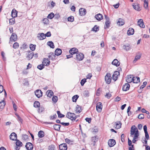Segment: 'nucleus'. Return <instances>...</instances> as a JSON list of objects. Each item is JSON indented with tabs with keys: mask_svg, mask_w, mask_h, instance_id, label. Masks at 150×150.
Masks as SVG:
<instances>
[{
	"mask_svg": "<svg viewBox=\"0 0 150 150\" xmlns=\"http://www.w3.org/2000/svg\"><path fill=\"white\" fill-rule=\"evenodd\" d=\"M133 135L134 136L135 138L139 136L138 130L135 125H133L131 127L130 130V137H132Z\"/></svg>",
	"mask_w": 150,
	"mask_h": 150,
	"instance_id": "obj_1",
	"label": "nucleus"
},
{
	"mask_svg": "<svg viewBox=\"0 0 150 150\" xmlns=\"http://www.w3.org/2000/svg\"><path fill=\"white\" fill-rule=\"evenodd\" d=\"M66 116L67 118L72 121L75 120L77 118V117L75 114L70 112H67Z\"/></svg>",
	"mask_w": 150,
	"mask_h": 150,
	"instance_id": "obj_2",
	"label": "nucleus"
},
{
	"mask_svg": "<svg viewBox=\"0 0 150 150\" xmlns=\"http://www.w3.org/2000/svg\"><path fill=\"white\" fill-rule=\"evenodd\" d=\"M76 57L75 58L77 61H81L84 58V54L81 53H77L76 56Z\"/></svg>",
	"mask_w": 150,
	"mask_h": 150,
	"instance_id": "obj_3",
	"label": "nucleus"
},
{
	"mask_svg": "<svg viewBox=\"0 0 150 150\" xmlns=\"http://www.w3.org/2000/svg\"><path fill=\"white\" fill-rule=\"evenodd\" d=\"M112 77L111 74L107 73L105 76V80L107 83L109 84L111 81Z\"/></svg>",
	"mask_w": 150,
	"mask_h": 150,
	"instance_id": "obj_4",
	"label": "nucleus"
},
{
	"mask_svg": "<svg viewBox=\"0 0 150 150\" xmlns=\"http://www.w3.org/2000/svg\"><path fill=\"white\" fill-rule=\"evenodd\" d=\"M96 110L98 112H100L102 110V103L100 102H98L97 103L96 106Z\"/></svg>",
	"mask_w": 150,
	"mask_h": 150,
	"instance_id": "obj_5",
	"label": "nucleus"
},
{
	"mask_svg": "<svg viewBox=\"0 0 150 150\" xmlns=\"http://www.w3.org/2000/svg\"><path fill=\"white\" fill-rule=\"evenodd\" d=\"M35 94L38 98H40L42 96V93L40 90H37L35 92Z\"/></svg>",
	"mask_w": 150,
	"mask_h": 150,
	"instance_id": "obj_6",
	"label": "nucleus"
},
{
	"mask_svg": "<svg viewBox=\"0 0 150 150\" xmlns=\"http://www.w3.org/2000/svg\"><path fill=\"white\" fill-rule=\"evenodd\" d=\"M120 75V73L117 71H115L112 76V79L114 81H116L117 79L118 76Z\"/></svg>",
	"mask_w": 150,
	"mask_h": 150,
	"instance_id": "obj_7",
	"label": "nucleus"
},
{
	"mask_svg": "<svg viewBox=\"0 0 150 150\" xmlns=\"http://www.w3.org/2000/svg\"><path fill=\"white\" fill-rule=\"evenodd\" d=\"M60 150H67V144L66 143L62 144L59 146Z\"/></svg>",
	"mask_w": 150,
	"mask_h": 150,
	"instance_id": "obj_8",
	"label": "nucleus"
},
{
	"mask_svg": "<svg viewBox=\"0 0 150 150\" xmlns=\"http://www.w3.org/2000/svg\"><path fill=\"white\" fill-rule=\"evenodd\" d=\"M133 76L132 75H129L127 76L126 78V81L128 83H130L133 81Z\"/></svg>",
	"mask_w": 150,
	"mask_h": 150,
	"instance_id": "obj_9",
	"label": "nucleus"
},
{
	"mask_svg": "<svg viewBox=\"0 0 150 150\" xmlns=\"http://www.w3.org/2000/svg\"><path fill=\"white\" fill-rule=\"evenodd\" d=\"M108 143V144L110 147L113 146L116 144L115 140L113 139H109Z\"/></svg>",
	"mask_w": 150,
	"mask_h": 150,
	"instance_id": "obj_10",
	"label": "nucleus"
},
{
	"mask_svg": "<svg viewBox=\"0 0 150 150\" xmlns=\"http://www.w3.org/2000/svg\"><path fill=\"white\" fill-rule=\"evenodd\" d=\"M132 6L133 8L136 11H139L141 10L139 4L137 3L133 4H132Z\"/></svg>",
	"mask_w": 150,
	"mask_h": 150,
	"instance_id": "obj_11",
	"label": "nucleus"
},
{
	"mask_svg": "<svg viewBox=\"0 0 150 150\" xmlns=\"http://www.w3.org/2000/svg\"><path fill=\"white\" fill-rule=\"evenodd\" d=\"M95 18L98 21H100L103 19V16L102 14L98 13L95 16Z\"/></svg>",
	"mask_w": 150,
	"mask_h": 150,
	"instance_id": "obj_12",
	"label": "nucleus"
},
{
	"mask_svg": "<svg viewBox=\"0 0 150 150\" xmlns=\"http://www.w3.org/2000/svg\"><path fill=\"white\" fill-rule=\"evenodd\" d=\"M86 11L85 9L83 8H81L79 10V13L81 16L85 15L86 14Z\"/></svg>",
	"mask_w": 150,
	"mask_h": 150,
	"instance_id": "obj_13",
	"label": "nucleus"
},
{
	"mask_svg": "<svg viewBox=\"0 0 150 150\" xmlns=\"http://www.w3.org/2000/svg\"><path fill=\"white\" fill-rule=\"evenodd\" d=\"M38 38L40 40H43L45 38V35L44 33H39L38 34Z\"/></svg>",
	"mask_w": 150,
	"mask_h": 150,
	"instance_id": "obj_14",
	"label": "nucleus"
},
{
	"mask_svg": "<svg viewBox=\"0 0 150 150\" xmlns=\"http://www.w3.org/2000/svg\"><path fill=\"white\" fill-rule=\"evenodd\" d=\"M25 147L28 150H31L33 148V146L32 144L30 142L27 143L26 144Z\"/></svg>",
	"mask_w": 150,
	"mask_h": 150,
	"instance_id": "obj_15",
	"label": "nucleus"
},
{
	"mask_svg": "<svg viewBox=\"0 0 150 150\" xmlns=\"http://www.w3.org/2000/svg\"><path fill=\"white\" fill-rule=\"evenodd\" d=\"M78 52V50L75 48H72L69 51L70 54L72 55L76 54Z\"/></svg>",
	"mask_w": 150,
	"mask_h": 150,
	"instance_id": "obj_16",
	"label": "nucleus"
},
{
	"mask_svg": "<svg viewBox=\"0 0 150 150\" xmlns=\"http://www.w3.org/2000/svg\"><path fill=\"white\" fill-rule=\"evenodd\" d=\"M17 36L15 33H13L10 38V41H15L17 39Z\"/></svg>",
	"mask_w": 150,
	"mask_h": 150,
	"instance_id": "obj_17",
	"label": "nucleus"
},
{
	"mask_svg": "<svg viewBox=\"0 0 150 150\" xmlns=\"http://www.w3.org/2000/svg\"><path fill=\"white\" fill-rule=\"evenodd\" d=\"M10 139L12 140H16L17 139V135L14 132L11 133L10 136Z\"/></svg>",
	"mask_w": 150,
	"mask_h": 150,
	"instance_id": "obj_18",
	"label": "nucleus"
},
{
	"mask_svg": "<svg viewBox=\"0 0 150 150\" xmlns=\"http://www.w3.org/2000/svg\"><path fill=\"white\" fill-rule=\"evenodd\" d=\"M138 24L140 27L142 28H144L145 25L144 24L143 20L142 19H139L138 21Z\"/></svg>",
	"mask_w": 150,
	"mask_h": 150,
	"instance_id": "obj_19",
	"label": "nucleus"
},
{
	"mask_svg": "<svg viewBox=\"0 0 150 150\" xmlns=\"http://www.w3.org/2000/svg\"><path fill=\"white\" fill-rule=\"evenodd\" d=\"M130 87V85L128 83H126L125 85H123L122 90L124 91H126L128 90Z\"/></svg>",
	"mask_w": 150,
	"mask_h": 150,
	"instance_id": "obj_20",
	"label": "nucleus"
},
{
	"mask_svg": "<svg viewBox=\"0 0 150 150\" xmlns=\"http://www.w3.org/2000/svg\"><path fill=\"white\" fill-rule=\"evenodd\" d=\"M142 56V54L139 52L138 53L137 55L135 56L134 60L133 61L134 63H135L136 61L140 59Z\"/></svg>",
	"mask_w": 150,
	"mask_h": 150,
	"instance_id": "obj_21",
	"label": "nucleus"
},
{
	"mask_svg": "<svg viewBox=\"0 0 150 150\" xmlns=\"http://www.w3.org/2000/svg\"><path fill=\"white\" fill-rule=\"evenodd\" d=\"M125 23L124 20L121 18H119L117 22V24L119 26H122Z\"/></svg>",
	"mask_w": 150,
	"mask_h": 150,
	"instance_id": "obj_22",
	"label": "nucleus"
},
{
	"mask_svg": "<svg viewBox=\"0 0 150 150\" xmlns=\"http://www.w3.org/2000/svg\"><path fill=\"white\" fill-rule=\"evenodd\" d=\"M6 105V103L4 100H1L0 102V111H1L4 108Z\"/></svg>",
	"mask_w": 150,
	"mask_h": 150,
	"instance_id": "obj_23",
	"label": "nucleus"
},
{
	"mask_svg": "<svg viewBox=\"0 0 150 150\" xmlns=\"http://www.w3.org/2000/svg\"><path fill=\"white\" fill-rule=\"evenodd\" d=\"M112 64L118 67L119 66L120 64V62L118 61L116 59H115L112 62Z\"/></svg>",
	"mask_w": 150,
	"mask_h": 150,
	"instance_id": "obj_24",
	"label": "nucleus"
},
{
	"mask_svg": "<svg viewBox=\"0 0 150 150\" xmlns=\"http://www.w3.org/2000/svg\"><path fill=\"white\" fill-rule=\"evenodd\" d=\"M134 33V30L132 28H129L127 31V34L128 35H132Z\"/></svg>",
	"mask_w": 150,
	"mask_h": 150,
	"instance_id": "obj_25",
	"label": "nucleus"
},
{
	"mask_svg": "<svg viewBox=\"0 0 150 150\" xmlns=\"http://www.w3.org/2000/svg\"><path fill=\"white\" fill-rule=\"evenodd\" d=\"M11 16L12 17L15 18L17 16V11L15 9H13L11 12Z\"/></svg>",
	"mask_w": 150,
	"mask_h": 150,
	"instance_id": "obj_26",
	"label": "nucleus"
},
{
	"mask_svg": "<svg viewBox=\"0 0 150 150\" xmlns=\"http://www.w3.org/2000/svg\"><path fill=\"white\" fill-rule=\"evenodd\" d=\"M62 53V51L61 49L57 48L55 51V54L57 56L60 55Z\"/></svg>",
	"mask_w": 150,
	"mask_h": 150,
	"instance_id": "obj_27",
	"label": "nucleus"
},
{
	"mask_svg": "<svg viewBox=\"0 0 150 150\" xmlns=\"http://www.w3.org/2000/svg\"><path fill=\"white\" fill-rule=\"evenodd\" d=\"M48 57L50 59L54 60L55 57V55L53 53H51L49 54Z\"/></svg>",
	"mask_w": 150,
	"mask_h": 150,
	"instance_id": "obj_28",
	"label": "nucleus"
},
{
	"mask_svg": "<svg viewBox=\"0 0 150 150\" xmlns=\"http://www.w3.org/2000/svg\"><path fill=\"white\" fill-rule=\"evenodd\" d=\"M46 94L47 95V97L50 98L53 95V93L52 91L49 90L47 92Z\"/></svg>",
	"mask_w": 150,
	"mask_h": 150,
	"instance_id": "obj_29",
	"label": "nucleus"
},
{
	"mask_svg": "<svg viewBox=\"0 0 150 150\" xmlns=\"http://www.w3.org/2000/svg\"><path fill=\"white\" fill-rule=\"evenodd\" d=\"M38 136L40 138H42L44 136V132L42 130H40L38 132Z\"/></svg>",
	"mask_w": 150,
	"mask_h": 150,
	"instance_id": "obj_30",
	"label": "nucleus"
},
{
	"mask_svg": "<svg viewBox=\"0 0 150 150\" xmlns=\"http://www.w3.org/2000/svg\"><path fill=\"white\" fill-rule=\"evenodd\" d=\"M133 82L134 83H137L140 81V79L139 77H133Z\"/></svg>",
	"mask_w": 150,
	"mask_h": 150,
	"instance_id": "obj_31",
	"label": "nucleus"
},
{
	"mask_svg": "<svg viewBox=\"0 0 150 150\" xmlns=\"http://www.w3.org/2000/svg\"><path fill=\"white\" fill-rule=\"evenodd\" d=\"M42 63L44 64V65H45L46 66H47L50 63V61L48 59H44V60H43V62H42Z\"/></svg>",
	"mask_w": 150,
	"mask_h": 150,
	"instance_id": "obj_32",
	"label": "nucleus"
},
{
	"mask_svg": "<svg viewBox=\"0 0 150 150\" xmlns=\"http://www.w3.org/2000/svg\"><path fill=\"white\" fill-rule=\"evenodd\" d=\"M34 55V54L33 52H32V53H30V52L28 54L27 58L29 60L32 58Z\"/></svg>",
	"mask_w": 150,
	"mask_h": 150,
	"instance_id": "obj_33",
	"label": "nucleus"
},
{
	"mask_svg": "<svg viewBox=\"0 0 150 150\" xmlns=\"http://www.w3.org/2000/svg\"><path fill=\"white\" fill-rule=\"evenodd\" d=\"M61 125H54L53 126V127L56 130L58 131L60 129Z\"/></svg>",
	"mask_w": 150,
	"mask_h": 150,
	"instance_id": "obj_34",
	"label": "nucleus"
},
{
	"mask_svg": "<svg viewBox=\"0 0 150 150\" xmlns=\"http://www.w3.org/2000/svg\"><path fill=\"white\" fill-rule=\"evenodd\" d=\"M81 108L78 105H77L75 111L77 113H79L81 112Z\"/></svg>",
	"mask_w": 150,
	"mask_h": 150,
	"instance_id": "obj_35",
	"label": "nucleus"
},
{
	"mask_svg": "<svg viewBox=\"0 0 150 150\" xmlns=\"http://www.w3.org/2000/svg\"><path fill=\"white\" fill-rule=\"evenodd\" d=\"M148 0H144V7L147 9L148 8Z\"/></svg>",
	"mask_w": 150,
	"mask_h": 150,
	"instance_id": "obj_36",
	"label": "nucleus"
},
{
	"mask_svg": "<svg viewBox=\"0 0 150 150\" xmlns=\"http://www.w3.org/2000/svg\"><path fill=\"white\" fill-rule=\"evenodd\" d=\"M47 45L50 47L51 48H53L54 47L53 43L51 41H49L47 42Z\"/></svg>",
	"mask_w": 150,
	"mask_h": 150,
	"instance_id": "obj_37",
	"label": "nucleus"
},
{
	"mask_svg": "<svg viewBox=\"0 0 150 150\" xmlns=\"http://www.w3.org/2000/svg\"><path fill=\"white\" fill-rule=\"evenodd\" d=\"M16 145L17 146H21L23 145V144L21 142V141L19 140H16Z\"/></svg>",
	"mask_w": 150,
	"mask_h": 150,
	"instance_id": "obj_38",
	"label": "nucleus"
},
{
	"mask_svg": "<svg viewBox=\"0 0 150 150\" xmlns=\"http://www.w3.org/2000/svg\"><path fill=\"white\" fill-rule=\"evenodd\" d=\"M40 103L38 101H35L34 103V106L35 108L39 107L40 106Z\"/></svg>",
	"mask_w": 150,
	"mask_h": 150,
	"instance_id": "obj_39",
	"label": "nucleus"
},
{
	"mask_svg": "<svg viewBox=\"0 0 150 150\" xmlns=\"http://www.w3.org/2000/svg\"><path fill=\"white\" fill-rule=\"evenodd\" d=\"M36 45H34L32 44H31L30 45V48L31 50L32 51H34L35 50L36 47Z\"/></svg>",
	"mask_w": 150,
	"mask_h": 150,
	"instance_id": "obj_40",
	"label": "nucleus"
},
{
	"mask_svg": "<svg viewBox=\"0 0 150 150\" xmlns=\"http://www.w3.org/2000/svg\"><path fill=\"white\" fill-rule=\"evenodd\" d=\"M79 96L78 95H75L72 98L73 101L74 102H76Z\"/></svg>",
	"mask_w": 150,
	"mask_h": 150,
	"instance_id": "obj_41",
	"label": "nucleus"
},
{
	"mask_svg": "<svg viewBox=\"0 0 150 150\" xmlns=\"http://www.w3.org/2000/svg\"><path fill=\"white\" fill-rule=\"evenodd\" d=\"M43 23H44V24H48V22L49 20L47 18H45L43 19L42 20Z\"/></svg>",
	"mask_w": 150,
	"mask_h": 150,
	"instance_id": "obj_42",
	"label": "nucleus"
},
{
	"mask_svg": "<svg viewBox=\"0 0 150 150\" xmlns=\"http://www.w3.org/2000/svg\"><path fill=\"white\" fill-rule=\"evenodd\" d=\"M54 17V14L52 13L49 14L47 17L49 19H51Z\"/></svg>",
	"mask_w": 150,
	"mask_h": 150,
	"instance_id": "obj_43",
	"label": "nucleus"
},
{
	"mask_svg": "<svg viewBox=\"0 0 150 150\" xmlns=\"http://www.w3.org/2000/svg\"><path fill=\"white\" fill-rule=\"evenodd\" d=\"M19 46V44L17 42H15L13 45V47L14 49L18 48Z\"/></svg>",
	"mask_w": 150,
	"mask_h": 150,
	"instance_id": "obj_44",
	"label": "nucleus"
},
{
	"mask_svg": "<svg viewBox=\"0 0 150 150\" xmlns=\"http://www.w3.org/2000/svg\"><path fill=\"white\" fill-rule=\"evenodd\" d=\"M58 97L57 96H54L52 98V100L54 103H55L57 101Z\"/></svg>",
	"mask_w": 150,
	"mask_h": 150,
	"instance_id": "obj_45",
	"label": "nucleus"
},
{
	"mask_svg": "<svg viewBox=\"0 0 150 150\" xmlns=\"http://www.w3.org/2000/svg\"><path fill=\"white\" fill-rule=\"evenodd\" d=\"M44 67V65L43 64H40L37 66V68L40 70L42 69Z\"/></svg>",
	"mask_w": 150,
	"mask_h": 150,
	"instance_id": "obj_46",
	"label": "nucleus"
},
{
	"mask_svg": "<svg viewBox=\"0 0 150 150\" xmlns=\"http://www.w3.org/2000/svg\"><path fill=\"white\" fill-rule=\"evenodd\" d=\"M121 125V123L120 122H118L116 124V127L117 129H119L120 128Z\"/></svg>",
	"mask_w": 150,
	"mask_h": 150,
	"instance_id": "obj_47",
	"label": "nucleus"
},
{
	"mask_svg": "<svg viewBox=\"0 0 150 150\" xmlns=\"http://www.w3.org/2000/svg\"><path fill=\"white\" fill-rule=\"evenodd\" d=\"M74 17L73 16H70L68 18V21H69L73 22L74 21Z\"/></svg>",
	"mask_w": 150,
	"mask_h": 150,
	"instance_id": "obj_48",
	"label": "nucleus"
},
{
	"mask_svg": "<svg viewBox=\"0 0 150 150\" xmlns=\"http://www.w3.org/2000/svg\"><path fill=\"white\" fill-rule=\"evenodd\" d=\"M57 114L58 115L59 117H60V118L64 117V115L62 114L59 111H57Z\"/></svg>",
	"mask_w": 150,
	"mask_h": 150,
	"instance_id": "obj_49",
	"label": "nucleus"
},
{
	"mask_svg": "<svg viewBox=\"0 0 150 150\" xmlns=\"http://www.w3.org/2000/svg\"><path fill=\"white\" fill-rule=\"evenodd\" d=\"M86 79H82L81 82V84L82 86H83L86 82Z\"/></svg>",
	"mask_w": 150,
	"mask_h": 150,
	"instance_id": "obj_50",
	"label": "nucleus"
},
{
	"mask_svg": "<svg viewBox=\"0 0 150 150\" xmlns=\"http://www.w3.org/2000/svg\"><path fill=\"white\" fill-rule=\"evenodd\" d=\"M144 116L143 114H141L139 115L138 118L139 119H143L144 118Z\"/></svg>",
	"mask_w": 150,
	"mask_h": 150,
	"instance_id": "obj_51",
	"label": "nucleus"
},
{
	"mask_svg": "<svg viewBox=\"0 0 150 150\" xmlns=\"http://www.w3.org/2000/svg\"><path fill=\"white\" fill-rule=\"evenodd\" d=\"M91 140L92 141H93V145H94L95 144L96 141H97L96 137H93L92 138Z\"/></svg>",
	"mask_w": 150,
	"mask_h": 150,
	"instance_id": "obj_52",
	"label": "nucleus"
},
{
	"mask_svg": "<svg viewBox=\"0 0 150 150\" xmlns=\"http://www.w3.org/2000/svg\"><path fill=\"white\" fill-rule=\"evenodd\" d=\"M10 24L12 25L13 24L15 23V19L13 18L10 19L9 20Z\"/></svg>",
	"mask_w": 150,
	"mask_h": 150,
	"instance_id": "obj_53",
	"label": "nucleus"
},
{
	"mask_svg": "<svg viewBox=\"0 0 150 150\" xmlns=\"http://www.w3.org/2000/svg\"><path fill=\"white\" fill-rule=\"evenodd\" d=\"M99 30V28L98 27H97L96 25H95L92 29V30L95 31H97Z\"/></svg>",
	"mask_w": 150,
	"mask_h": 150,
	"instance_id": "obj_54",
	"label": "nucleus"
},
{
	"mask_svg": "<svg viewBox=\"0 0 150 150\" xmlns=\"http://www.w3.org/2000/svg\"><path fill=\"white\" fill-rule=\"evenodd\" d=\"M57 117V115L56 114L54 115L53 116H51L50 117V120H53L56 118V117Z\"/></svg>",
	"mask_w": 150,
	"mask_h": 150,
	"instance_id": "obj_55",
	"label": "nucleus"
},
{
	"mask_svg": "<svg viewBox=\"0 0 150 150\" xmlns=\"http://www.w3.org/2000/svg\"><path fill=\"white\" fill-rule=\"evenodd\" d=\"M55 148L54 146L51 145L49 147V150H54Z\"/></svg>",
	"mask_w": 150,
	"mask_h": 150,
	"instance_id": "obj_56",
	"label": "nucleus"
},
{
	"mask_svg": "<svg viewBox=\"0 0 150 150\" xmlns=\"http://www.w3.org/2000/svg\"><path fill=\"white\" fill-rule=\"evenodd\" d=\"M143 84L140 86V88L141 89L143 88L146 86L147 84V82L146 81L144 82Z\"/></svg>",
	"mask_w": 150,
	"mask_h": 150,
	"instance_id": "obj_57",
	"label": "nucleus"
},
{
	"mask_svg": "<svg viewBox=\"0 0 150 150\" xmlns=\"http://www.w3.org/2000/svg\"><path fill=\"white\" fill-rule=\"evenodd\" d=\"M123 47L125 48L126 50H128L130 49V47L129 46H126L124 45L123 46Z\"/></svg>",
	"mask_w": 150,
	"mask_h": 150,
	"instance_id": "obj_58",
	"label": "nucleus"
},
{
	"mask_svg": "<svg viewBox=\"0 0 150 150\" xmlns=\"http://www.w3.org/2000/svg\"><path fill=\"white\" fill-rule=\"evenodd\" d=\"M145 139H146L147 140H148L149 139V136L148 132H145Z\"/></svg>",
	"mask_w": 150,
	"mask_h": 150,
	"instance_id": "obj_59",
	"label": "nucleus"
},
{
	"mask_svg": "<svg viewBox=\"0 0 150 150\" xmlns=\"http://www.w3.org/2000/svg\"><path fill=\"white\" fill-rule=\"evenodd\" d=\"M111 94L110 93H107L105 95V97L107 98H109L111 97Z\"/></svg>",
	"mask_w": 150,
	"mask_h": 150,
	"instance_id": "obj_60",
	"label": "nucleus"
},
{
	"mask_svg": "<svg viewBox=\"0 0 150 150\" xmlns=\"http://www.w3.org/2000/svg\"><path fill=\"white\" fill-rule=\"evenodd\" d=\"M45 35L46 37H49L51 36V34L50 32H48L46 33Z\"/></svg>",
	"mask_w": 150,
	"mask_h": 150,
	"instance_id": "obj_61",
	"label": "nucleus"
},
{
	"mask_svg": "<svg viewBox=\"0 0 150 150\" xmlns=\"http://www.w3.org/2000/svg\"><path fill=\"white\" fill-rule=\"evenodd\" d=\"M105 24L106 28H108L109 27V26H110V21L105 22Z\"/></svg>",
	"mask_w": 150,
	"mask_h": 150,
	"instance_id": "obj_62",
	"label": "nucleus"
},
{
	"mask_svg": "<svg viewBox=\"0 0 150 150\" xmlns=\"http://www.w3.org/2000/svg\"><path fill=\"white\" fill-rule=\"evenodd\" d=\"M1 55L3 60H5V53L4 52H2Z\"/></svg>",
	"mask_w": 150,
	"mask_h": 150,
	"instance_id": "obj_63",
	"label": "nucleus"
},
{
	"mask_svg": "<svg viewBox=\"0 0 150 150\" xmlns=\"http://www.w3.org/2000/svg\"><path fill=\"white\" fill-rule=\"evenodd\" d=\"M44 110V109L42 107H40L39 108V109L38 110V112H42Z\"/></svg>",
	"mask_w": 150,
	"mask_h": 150,
	"instance_id": "obj_64",
	"label": "nucleus"
}]
</instances>
